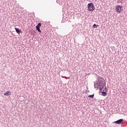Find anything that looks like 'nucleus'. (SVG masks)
<instances>
[{
  "instance_id": "1",
  "label": "nucleus",
  "mask_w": 127,
  "mask_h": 127,
  "mask_svg": "<svg viewBox=\"0 0 127 127\" xmlns=\"http://www.w3.org/2000/svg\"><path fill=\"white\" fill-rule=\"evenodd\" d=\"M105 83V79L103 77H99L97 81L94 82V86L95 89L98 88V87H102Z\"/></svg>"
},
{
  "instance_id": "2",
  "label": "nucleus",
  "mask_w": 127,
  "mask_h": 127,
  "mask_svg": "<svg viewBox=\"0 0 127 127\" xmlns=\"http://www.w3.org/2000/svg\"><path fill=\"white\" fill-rule=\"evenodd\" d=\"M88 9L89 11H93L95 10L96 8L95 7V5L93 3H89L87 5Z\"/></svg>"
},
{
  "instance_id": "3",
  "label": "nucleus",
  "mask_w": 127,
  "mask_h": 127,
  "mask_svg": "<svg viewBox=\"0 0 127 127\" xmlns=\"http://www.w3.org/2000/svg\"><path fill=\"white\" fill-rule=\"evenodd\" d=\"M124 10L123 5H117L116 7V11L117 13H121Z\"/></svg>"
},
{
  "instance_id": "4",
  "label": "nucleus",
  "mask_w": 127,
  "mask_h": 127,
  "mask_svg": "<svg viewBox=\"0 0 127 127\" xmlns=\"http://www.w3.org/2000/svg\"><path fill=\"white\" fill-rule=\"evenodd\" d=\"M123 122H124V119H120L117 121L113 122L114 124H117V125H122Z\"/></svg>"
},
{
  "instance_id": "5",
  "label": "nucleus",
  "mask_w": 127,
  "mask_h": 127,
  "mask_svg": "<svg viewBox=\"0 0 127 127\" xmlns=\"http://www.w3.org/2000/svg\"><path fill=\"white\" fill-rule=\"evenodd\" d=\"M15 30L16 33H18V34H20V33L21 32V31L20 30H19V29H18L17 28H15Z\"/></svg>"
},
{
  "instance_id": "6",
  "label": "nucleus",
  "mask_w": 127,
  "mask_h": 127,
  "mask_svg": "<svg viewBox=\"0 0 127 127\" xmlns=\"http://www.w3.org/2000/svg\"><path fill=\"white\" fill-rule=\"evenodd\" d=\"M101 93L102 96H107V90H105V91H101Z\"/></svg>"
},
{
  "instance_id": "7",
  "label": "nucleus",
  "mask_w": 127,
  "mask_h": 127,
  "mask_svg": "<svg viewBox=\"0 0 127 127\" xmlns=\"http://www.w3.org/2000/svg\"><path fill=\"white\" fill-rule=\"evenodd\" d=\"M41 27V23H39L36 26V29L40 28Z\"/></svg>"
},
{
  "instance_id": "8",
  "label": "nucleus",
  "mask_w": 127,
  "mask_h": 127,
  "mask_svg": "<svg viewBox=\"0 0 127 127\" xmlns=\"http://www.w3.org/2000/svg\"><path fill=\"white\" fill-rule=\"evenodd\" d=\"M4 95L5 96H9V95H10V92L6 91L5 93H4Z\"/></svg>"
},
{
  "instance_id": "9",
  "label": "nucleus",
  "mask_w": 127,
  "mask_h": 127,
  "mask_svg": "<svg viewBox=\"0 0 127 127\" xmlns=\"http://www.w3.org/2000/svg\"><path fill=\"white\" fill-rule=\"evenodd\" d=\"M99 25H96V24H94L92 27L93 28H97V27H98Z\"/></svg>"
},
{
  "instance_id": "10",
  "label": "nucleus",
  "mask_w": 127,
  "mask_h": 127,
  "mask_svg": "<svg viewBox=\"0 0 127 127\" xmlns=\"http://www.w3.org/2000/svg\"><path fill=\"white\" fill-rule=\"evenodd\" d=\"M36 33V32H35V31H32L31 32V34L32 35H33V36H34V35H35V34Z\"/></svg>"
},
{
  "instance_id": "11",
  "label": "nucleus",
  "mask_w": 127,
  "mask_h": 127,
  "mask_svg": "<svg viewBox=\"0 0 127 127\" xmlns=\"http://www.w3.org/2000/svg\"><path fill=\"white\" fill-rule=\"evenodd\" d=\"M94 96L95 95L94 94L88 95V98H91V99H93V98H94Z\"/></svg>"
},
{
  "instance_id": "12",
  "label": "nucleus",
  "mask_w": 127,
  "mask_h": 127,
  "mask_svg": "<svg viewBox=\"0 0 127 127\" xmlns=\"http://www.w3.org/2000/svg\"><path fill=\"white\" fill-rule=\"evenodd\" d=\"M36 29L38 31V32L41 33V30H40V28Z\"/></svg>"
},
{
  "instance_id": "13",
  "label": "nucleus",
  "mask_w": 127,
  "mask_h": 127,
  "mask_svg": "<svg viewBox=\"0 0 127 127\" xmlns=\"http://www.w3.org/2000/svg\"><path fill=\"white\" fill-rule=\"evenodd\" d=\"M104 87H105V84H104L103 86H100V87L101 88L102 90L104 89Z\"/></svg>"
},
{
  "instance_id": "14",
  "label": "nucleus",
  "mask_w": 127,
  "mask_h": 127,
  "mask_svg": "<svg viewBox=\"0 0 127 127\" xmlns=\"http://www.w3.org/2000/svg\"><path fill=\"white\" fill-rule=\"evenodd\" d=\"M105 90H107V87L106 86L105 87V90H103V91H105Z\"/></svg>"
},
{
  "instance_id": "15",
  "label": "nucleus",
  "mask_w": 127,
  "mask_h": 127,
  "mask_svg": "<svg viewBox=\"0 0 127 127\" xmlns=\"http://www.w3.org/2000/svg\"><path fill=\"white\" fill-rule=\"evenodd\" d=\"M100 91H103V89L101 87H100Z\"/></svg>"
},
{
  "instance_id": "16",
  "label": "nucleus",
  "mask_w": 127,
  "mask_h": 127,
  "mask_svg": "<svg viewBox=\"0 0 127 127\" xmlns=\"http://www.w3.org/2000/svg\"><path fill=\"white\" fill-rule=\"evenodd\" d=\"M119 2H121V3H123L122 1H119Z\"/></svg>"
}]
</instances>
